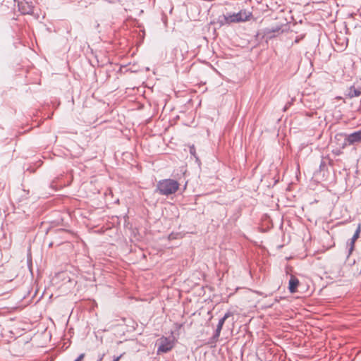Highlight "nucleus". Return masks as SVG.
<instances>
[{
  "label": "nucleus",
  "mask_w": 361,
  "mask_h": 361,
  "mask_svg": "<svg viewBox=\"0 0 361 361\" xmlns=\"http://www.w3.org/2000/svg\"><path fill=\"white\" fill-rule=\"evenodd\" d=\"M123 355H121L120 356L116 357L113 361H119L121 357H122Z\"/></svg>",
  "instance_id": "obj_12"
},
{
  "label": "nucleus",
  "mask_w": 361,
  "mask_h": 361,
  "mask_svg": "<svg viewBox=\"0 0 361 361\" xmlns=\"http://www.w3.org/2000/svg\"><path fill=\"white\" fill-rule=\"evenodd\" d=\"M360 232H361V224H359L357 227V229L351 239L350 251H352L353 250L355 242L359 238Z\"/></svg>",
  "instance_id": "obj_7"
},
{
  "label": "nucleus",
  "mask_w": 361,
  "mask_h": 361,
  "mask_svg": "<svg viewBox=\"0 0 361 361\" xmlns=\"http://www.w3.org/2000/svg\"><path fill=\"white\" fill-rule=\"evenodd\" d=\"M222 328H223V326L218 324L217 328H216V334H215L216 337H219V336Z\"/></svg>",
  "instance_id": "obj_10"
},
{
  "label": "nucleus",
  "mask_w": 361,
  "mask_h": 361,
  "mask_svg": "<svg viewBox=\"0 0 361 361\" xmlns=\"http://www.w3.org/2000/svg\"><path fill=\"white\" fill-rule=\"evenodd\" d=\"M174 347V341L169 339L166 337H161L159 339V347L157 349V353H165L173 349Z\"/></svg>",
  "instance_id": "obj_4"
},
{
  "label": "nucleus",
  "mask_w": 361,
  "mask_h": 361,
  "mask_svg": "<svg viewBox=\"0 0 361 361\" xmlns=\"http://www.w3.org/2000/svg\"><path fill=\"white\" fill-rule=\"evenodd\" d=\"M84 357H85V354L82 353L81 355H79V357L75 361H82Z\"/></svg>",
  "instance_id": "obj_11"
},
{
  "label": "nucleus",
  "mask_w": 361,
  "mask_h": 361,
  "mask_svg": "<svg viewBox=\"0 0 361 361\" xmlns=\"http://www.w3.org/2000/svg\"><path fill=\"white\" fill-rule=\"evenodd\" d=\"M251 13L242 10L236 13H228L224 16L227 23L245 22L250 19Z\"/></svg>",
  "instance_id": "obj_2"
},
{
  "label": "nucleus",
  "mask_w": 361,
  "mask_h": 361,
  "mask_svg": "<svg viewBox=\"0 0 361 361\" xmlns=\"http://www.w3.org/2000/svg\"><path fill=\"white\" fill-rule=\"evenodd\" d=\"M346 141L349 145L361 142V130L348 135L346 137Z\"/></svg>",
  "instance_id": "obj_5"
},
{
  "label": "nucleus",
  "mask_w": 361,
  "mask_h": 361,
  "mask_svg": "<svg viewBox=\"0 0 361 361\" xmlns=\"http://www.w3.org/2000/svg\"><path fill=\"white\" fill-rule=\"evenodd\" d=\"M361 95V91L360 89L356 88L355 87L353 86L350 87L348 90V97L350 98H353L355 97H359Z\"/></svg>",
  "instance_id": "obj_8"
},
{
  "label": "nucleus",
  "mask_w": 361,
  "mask_h": 361,
  "mask_svg": "<svg viewBox=\"0 0 361 361\" xmlns=\"http://www.w3.org/2000/svg\"><path fill=\"white\" fill-rule=\"evenodd\" d=\"M231 313L230 312H228L225 314V315L224 316V317H222L219 322V324H221L222 326H224V324L225 322V321L231 316Z\"/></svg>",
  "instance_id": "obj_9"
},
{
  "label": "nucleus",
  "mask_w": 361,
  "mask_h": 361,
  "mask_svg": "<svg viewBox=\"0 0 361 361\" xmlns=\"http://www.w3.org/2000/svg\"><path fill=\"white\" fill-rule=\"evenodd\" d=\"M299 284H300L299 280L295 276L292 275L289 280V286H288L289 291L291 293H296L297 288L299 286Z\"/></svg>",
  "instance_id": "obj_6"
},
{
  "label": "nucleus",
  "mask_w": 361,
  "mask_h": 361,
  "mask_svg": "<svg viewBox=\"0 0 361 361\" xmlns=\"http://www.w3.org/2000/svg\"><path fill=\"white\" fill-rule=\"evenodd\" d=\"M35 1L34 0H20L18 3V10L23 15L33 13Z\"/></svg>",
  "instance_id": "obj_3"
},
{
  "label": "nucleus",
  "mask_w": 361,
  "mask_h": 361,
  "mask_svg": "<svg viewBox=\"0 0 361 361\" xmlns=\"http://www.w3.org/2000/svg\"><path fill=\"white\" fill-rule=\"evenodd\" d=\"M54 184H55V182H52V185H51V186H52V187H54Z\"/></svg>",
  "instance_id": "obj_13"
},
{
  "label": "nucleus",
  "mask_w": 361,
  "mask_h": 361,
  "mask_svg": "<svg viewBox=\"0 0 361 361\" xmlns=\"http://www.w3.org/2000/svg\"><path fill=\"white\" fill-rule=\"evenodd\" d=\"M179 188V183L172 179L160 180L157 185V190L161 195H169L175 193Z\"/></svg>",
  "instance_id": "obj_1"
}]
</instances>
